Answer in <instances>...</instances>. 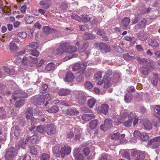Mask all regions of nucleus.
I'll return each mask as SVG.
<instances>
[{
    "instance_id": "f257e3e1",
    "label": "nucleus",
    "mask_w": 160,
    "mask_h": 160,
    "mask_svg": "<svg viewBox=\"0 0 160 160\" xmlns=\"http://www.w3.org/2000/svg\"><path fill=\"white\" fill-rule=\"evenodd\" d=\"M71 147L66 146L60 148L59 144L56 145L52 148L53 152L57 157H59L60 155L63 158L65 154L69 155L71 152Z\"/></svg>"
},
{
    "instance_id": "f03ea898",
    "label": "nucleus",
    "mask_w": 160,
    "mask_h": 160,
    "mask_svg": "<svg viewBox=\"0 0 160 160\" xmlns=\"http://www.w3.org/2000/svg\"><path fill=\"white\" fill-rule=\"evenodd\" d=\"M155 62L151 60L150 63L146 64L147 66H143L140 68L141 73L144 75H148L155 67Z\"/></svg>"
},
{
    "instance_id": "7ed1b4c3",
    "label": "nucleus",
    "mask_w": 160,
    "mask_h": 160,
    "mask_svg": "<svg viewBox=\"0 0 160 160\" xmlns=\"http://www.w3.org/2000/svg\"><path fill=\"white\" fill-rule=\"evenodd\" d=\"M60 49L63 50L64 53H72L75 52L77 50V48L73 46L69 45L68 42H65L62 44L60 46Z\"/></svg>"
},
{
    "instance_id": "20e7f679",
    "label": "nucleus",
    "mask_w": 160,
    "mask_h": 160,
    "mask_svg": "<svg viewBox=\"0 0 160 160\" xmlns=\"http://www.w3.org/2000/svg\"><path fill=\"white\" fill-rule=\"evenodd\" d=\"M122 119L119 121L120 123H123L124 126L129 127L131 126L132 121L128 118V113L125 112L121 116Z\"/></svg>"
},
{
    "instance_id": "39448f33",
    "label": "nucleus",
    "mask_w": 160,
    "mask_h": 160,
    "mask_svg": "<svg viewBox=\"0 0 160 160\" xmlns=\"http://www.w3.org/2000/svg\"><path fill=\"white\" fill-rule=\"evenodd\" d=\"M106 76L103 78L104 85L103 88H108L111 84V78L109 77L112 74V71L108 70L105 73Z\"/></svg>"
},
{
    "instance_id": "423d86ee",
    "label": "nucleus",
    "mask_w": 160,
    "mask_h": 160,
    "mask_svg": "<svg viewBox=\"0 0 160 160\" xmlns=\"http://www.w3.org/2000/svg\"><path fill=\"white\" fill-rule=\"evenodd\" d=\"M28 96V95L27 93L22 90L17 89L14 92L12 98L16 100L18 98H25Z\"/></svg>"
},
{
    "instance_id": "0eeeda50",
    "label": "nucleus",
    "mask_w": 160,
    "mask_h": 160,
    "mask_svg": "<svg viewBox=\"0 0 160 160\" xmlns=\"http://www.w3.org/2000/svg\"><path fill=\"white\" fill-rule=\"evenodd\" d=\"M76 97L78 103L80 105H83L85 102L86 97L82 92H77L76 94Z\"/></svg>"
},
{
    "instance_id": "6e6552de",
    "label": "nucleus",
    "mask_w": 160,
    "mask_h": 160,
    "mask_svg": "<svg viewBox=\"0 0 160 160\" xmlns=\"http://www.w3.org/2000/svg\"><path fill=\"white\" fill-rule=\"evenodd\" d=\"M15 149L14 148L8 149L4 156L6 160H12L14 157Z\"/></svg>"
},
{
    "instance_id": "1a4fd4ad",
    "label": "nucleus",
    "mask_w": 160,
    "mask_h": 160,
    "mask_svg": "<svg viewBox=\"0 0 160 160\" xmlns=\"http://www.w3.org/2000/svg\"><path fill=\"white\" fill-rule=\"evenodd\" d=\"M133 134L135 137H139L142 141H147L149 138L148 134L144 132L141 133L137 131H135L133 132Z\"/></svg>"
},
{
    "instance_id": "9d476101",
    "label": "nucleus",
    "mask_w": 160,
    "mask_h": 160,
    "mask_svg": "<svg viewBox=\"0 0 160 160\" xmlns=\"http://www.w3.org/2000/svg\"><path fill=\"white\" fill-rule=\"evenodd\" d=\"M100 51L102 53H106L111 51L110 46L103 43L100 42L98 44Z\"/></svg>"
},
{
    "instance_id": "9b49d317",
    "label": "nucleus",
    "mask_w": 160,
    "mask_h": 160,
    "mask_svg": "<svg viewBox=\"0 0 160 160\" xmlns=\"http://www.w3.org/2000/svg\"><path fill=\"white\" fill-rule=\"evenodd\" d=\"M42 95L35 96L33 98V103L35 104L42 105L44 103V100L43 99Z\"/></svg>"
},
{
    "instance_id": "f8f14e48",
    "label": "nucleus",
    "mask_w": 160,
    "mask_h": 160,
    "mask_svg": "<svg viewBox=\"0 0 160 160\" xmlns=\"http://www.w3.org/2000/svg\"><path fill=\"white\" fill-rule=\"evenodd\" d=\"M131 154L135 157V160H143L145 158L144 154L140 152L135 151L132 152Z\"/></svg>"
},
{
    "instance_id": "ddd939ff",
    "label": "nucleus",
    "mask_w": 160,
    "mask_h": 160,
    "mask_svg": "<svg viewBox=\"0 0 160 160\" xmlns=\"http://www.w3.org/2000/svg\"><path fill=\"white\" fill-rule=\"evenodd\" d=\"M78 111L75 108L72 107L68 108L66 114L68 115H74L79 113Z\"/></svg>"
},
{
    "instance_id": "4468645a",
    "label": "nucleus",
    "mask_w": 160,
    "mask_h": 160,
    "mask_svg": "<svg viewBox=\"0 0 160 160\" xmlns=\"http://www.w3.org/2000/svg\"><path fill=\"white\" fill-rule=\"evenodd\" d=\"M55 126L52 124H50L47 127L46 131L48 135H51L55 132Z\"/></svg>"
},
{
    "instance_id": "2eb2a0df",
    "label": "nucleus",
    "mask_w": 160,
    "mask_h": 160,
    "mask_svg": "<svg viewBox=\"0 0 160 160\" xmlns=\"http://www.w3.org/2000/svg\"><path fill=\"white\" fill-rule=\"evenodd\" d=\"M12 130L13 131L14 136L16 139H18L20 137V133L21 132V130L18 127H13L12 128Z\"/></svg>"
},
{
    "instance_id": "dca6fc26",
    "label": "nucleus",
    "mask_w": 160,
    "mask_h": 160,
    "mask_svg": "<svg viewBox=\"0 0 160 160\" xmlns=\"http://www.w3.org/2000/svg\"><path fill=\"white\" fill-rule=\"evenodd\" d=\"M41 136L38 133H37L36 134H34L31 137L30 136V141L32 144H34L35 143L37 140L40 139L41 138Z\"/></svg>"
},
{
    "instance_id": "f3484780",
    "label": "nucleus",
    "mask_w": 160,
    "mask_h": 160,
    "mask_svg": "<svg viewBox=\"0 0 160 160\" xmlns=\"http://www.w3.org/2000/svg\"><path fill=\"white\" fill-rule=\"evenodd\" d=\"M95 115L93 114H84L82 115L81 118L84 121L88 122L90 119L95 118Z\"/></svg>"
},
{
    "instance_id": "a211bd4d",
    "label": "nucleus",
    "mask_w": 160,
    "mask_h": 160,
    "mask_svg": "<svg viewBox=\"0 0 160 160\" xmlns=\"http://www.w3.org/2000/svg\"><path fill=\"white\" fill-rule=\"evenodd\" d=\"M137 37L140 40L144 41L147 40L148 36L146 33L144 32H141L138 33Z\"/></svg>"
},
{
    "instance_id": "6ab92c4d",
    "label": "nucleus",
    "mask_w": 160,
    "mask_h": 160,
    "mask_svg": "<svg viewBox=\"0 0 160 160\" xmlns=\"http://www.w3.org/2000/svg\"><path fill=\"white\" fill-rule=\"evenodd\" d=\"M134 57L136 58L138 62L141 64H146L148 63H150L151 60L149 59H146L145 58H141L139 57L135 56Z\"/></svg>"
},
{
    "instance_id": "aec40b11",
    "label": "nucleus",
    "mask_w": 160,
    "mask_h": 160,
    "mask_svg": "<svg viewBox=\"0 0 160 160\" xmlns=\"http://www.w3.org/2000/svg\"><path fill=\"white\" fill-rule=\"evenodd\" d=\"M70 92L71 91L69 89L63 88L59 91L58 94L61 96H65L69 95Z\"/></svg>"
},
{
    "instance_id": "412c9836",
    "label": "nucleus",
    "mask_w": 160,
    "mask_h": 160,
    "mask_svg": "<svg viewBox=\"0 0 160 160\" xmlns=\"http://www.w3.org/2000/svg\"><path fill=\"white\" fill-rule=\"evenodd\" d=\"M3 69L5 72L10 76H12L15 74V72L13 68L11 67H4Z\"/></svg>"
},
{
    "instance_id": "4be33fe9",
    "label": "nucleus",
    "mask_w": 160,
    "mask_h": 160,
    "mask_svg": "<svg viewBox=\"0 0 160 160\" xmlns=\"http://www.w3.org/2000/svg\"><path fill=\"white\" fill-rule=\"evenodd\" d=\"M74 77L71 72H68L65 78V81L67 82H71L74 79Z\"/></svg>"
},
{
    "instance_id": "5701e85b",
    "label": "nucleus",
    "mask_w": 160,
    "mask_h": 160,
    "mask_svg": "<svg viewBox=\"0 0 160 160\" xmlns=\"http://www.w3.org/2000/svg\"><path fill=\"white\" fill-rule=\"evenodd\" d=\"M39 4L42 8L45 9H48L50 6L48 2L43 0L40 1Z\"/></svg>"
},
{
    "instance_id": "b1692460",
    "label": "nucleus",
    "mask_w": 160,
    "mask_h": 160,
    "mask_svg": "<svg viewBox=\"0 0 160 160\" xmlns=\"http://www.w3.org/2000/svg\"><path fill=\"white\" fill-rule=\"evenodd\" d=\"M98 123V120L97 119L92 120L89 123V127L90 129H95Z\"/></svg>"
},
{
    "instance_id": "393cba45",
    "label": "nucleus",
    "mask_w": 160,
    "mask_h": 160,
    "mask_svg": "<svg viewBox=\"0 0 160 160\" xmlns=\"http://www.w3.org/2000/svg\"><path fill=\"white\" fill-rule=\"evenodd\" d=\"M33 111L31 108H28L26 112V117L27 119H30L32 116Z\"/></svg>"
},
{
    "instance_id": "a878e982",
    "label": "nucleus",
    "mask_w": 160,
    "mask_h": 160,
    "mask_svg": "<svg viewBox=\"0 0 160 160\" xmlns=\"http://www.w3.org/2000/svg\"><path fill=\"white\" fill-rule=\"evenodd\" d=\"M43 97L44 100V102L46 101V103L44 105L46 106L48 104V101L50 100L52 98V96L50 94H47L45 95H42Z\"/></svg>"
},
{
    "instance_id": "bb28decb",
    "label": "nucleus",
    "mask_w": 160,
    "mask_h": 160,
    "mask_svg": "<svg viewBox=\"0 0 160 160\" xmlns=\"http://www.w3.org/2000/svg\"><path fill=\"white\" fill-rule=\"evenodd\" d=\"M142 127L146 130H149L152 128L151 123L148 120H146L143 123Z\"/></svg>"
},
{
    "instance_id": "cd10ccee",
    "label": "nucleus",
    "mask_w": 160,
    "mask_h": 160,
    "mask_svg": "<svg viewBox=\"0 0 160 160\" xmlns=\"http://www.w3.org/2000/svg\"><path fill=\"white\" fill-rule=\"evenodd\" d=\"M148 44L152 47H157L159 46V44L157 41L154 39H149L148 40Z\"/></svg>"
},
{
    "instance_id": "c85d7f7f",
    "label": "nucleus",
    "mask_w": 160,
    "mask_h": 160,
    "mask_svg": "<svg viewBox=\"0 0 160 160\" xmlns=\"http://www.w3.org/2000/svg\"><path fill=\"white\" fill-rule=\"evenodd\" d=\"M38 47V44L37 42H31L29 44V45L27 46V48L28 50L30 49V48L36 49Z\"/></svg>"
},
{
    "instance_id": "c756f323",
    "label": "nucleus",
    "mask_w": 160,
    "mask_h": 160,
    "mask_svg": "<svg viewBox=\"0 0 160 160\" xmlns=\"http://www.w3.org/2000/svg\"><path fill=\"white\" fill-rule=\"evenodd\" d=\"M112 124V120L110 119H106L104 121V126L106 129H108L111 127Z\"/></svg>"
},
{
    "instance_id": "7c9ffc66",
    "label": "nucleus",
    "mask_w": 160,
    "mask_h": 160,
    "mask_svg": "<svg viewBox=\"0 0 160 160\" xmlns=\"http://www.w3.org/2000/svg\"><path fill=\"white\" fill-rule=\"evenodd\" d=\"M108 107L106 104H102L100 108V110L102 113L106 115L108 112Z\"/></svg>"
},
{
    "instance_id": "2f4dec72",
    "label": "nucleus",
    "mask_w": 160,
    "mask_h": 160,
    "mask_svg": "<svg viewBox=\"0 0 160 160\" xmlns=\"http://www.w3.org/2000/svg\"><path fill=\"white\" fill-rule=\"evenodd\" d=\"M83 38L85 39H94L95 38V35L90 33H85Z\"/></svg>"
},
{
    "instance_id": "473e14b6",
    "label": "nucleus",
    "mask_w": 160,
    "mask_h": 160,
    "mask_svg": "<svg viewBox=\"0 0 160 160\" xmlns=\"http://www.w3.org/2000/svg\"><path fill=\"white\" fill-rule=\"evenodd\" d=\"M96 103V99L94 98H92L88 100L87 103L89 108H92Z\"/></svg>"
},
{
    "instance_id": "72a5a7b5",
    "label": "nucleus",
    "mask_w": 160,
    "mask_h": 160,
    "mask_svg": "<svg viewBox=\"0 0 160 160\" xmlns=\"http://www.w3.org/2000/svg\"><path fill=\"white\" fill-rule=\"evenodd\" d=\"M59 108L58 106H54L51 107L46 111L50 113H55L57 112Z\"/></svg>"
},
{
    "instance_id": "f704fd0d",
    "label": "nucleus",
    "mask_w": 160,
    "mask_h": 160,
    "mask_svg": "<svg viewBox=\"0 0 160 160\" xmlns=\"http://www.w3.org/2000/svg\"><path fill=\"white\" fill-rule=\"evenodd\" d=\"M31 58V57H24L22 59V65L27 66L29 63V59Z\"/></svg>"
},
{
    "instance_id": "c9c22d12",
    "label": "nucleus",
    "mask_w": 160,
    "mask_h": 160,
    "mask_svg": "<svg viewBox=\"0 0 160 160\" xmlns=\"http://www.w3.org/2000/svg\"><path fill=\"white\" fill-rule=\"evenodd\" d=\"M10 49L11 51H14L18 50V48L16 44L13 42H12L10 43Z\"/></svg>"
},
{
    "instance_id": "e433bc0d",
    "label": "nucleus",
    "mask_w": 160,
    "mask_h": 160,
    "mask_svg": "<svg viewBox=\"0 0 160 160\" xmlns=\"http://www.w3.org/2000/svg\"><path fill=\"white\" fill-rule=\"evenodd\" d=\"M55 66V64L53 62H50L45 67L46 69L48 71L53 70Z\"/></svg>"
},
{
    "instance_id": "4c0bfd02",
    "label": "nucleus",
    "mask_w": 160,
    "mask_h": 160,
    "mask_svg": "<svg viewBox=\"0 0 160 160\" xmlns=\"http://www.w3.org/2000/svg\"><path fill=\"white\" fill-rule=\"evenodd\" d=\"M146 23V20L144 18L142 19L137 25L138 28H143L145 27Z\"/></svg>"
},
{
    "instance_id": "58836bf2",
    "label": "nucleus",
    "mask_w": 160,
    "mask_h": 160,
    "mask_svg": "<svg viewBox=\"0 0 160 160\" xmlns=\"http://www.w3.org/2000/svg\"><path fill=\"white\" fill-rule=\"evenodd\" d=\"M130 22V19L127 17L124 18L122 21V25L124 26V28L126 27L128 25Z\"/></svg>"
},
{
    "instance_id": "ea45409f",
    "label": "nucleus",
    "mask_w": 160,
    "mask_h": 160,
    "mask_svg": "<svg viewBox=\"0 0 160 160\" xmlns=\"http://www.w3.org/2000/svg\"><path fill=\"white\" fill-rule=\"evenodd\" d=\"M123 58L127 60H132L134 58H136L134 57H133L132 56H130L129 54L128 53H126L123 54Z\"/></svg>"
},
{
    "instance_id": "a19ab883",
    "label": "nucleus",
    "mask_w": 160,
    "mask_h": 160,
    "mask_svg": "<svg viewBox=\"0 0 160 160\" xmlns=\"http://www.w3.org/2000/svg\"><path fill=\"white\" fill-rule=\"evenodd\" d=\"M38 59L37 58H32L31 57V58L29 59V64L31 66H34L38 62Z\"/></svg>"
},
{
    "instance_id": "79ce46f5",
    "label": "nucleus",
    "mask_w": 160,
    "mask_h": 160,
    "mask_svg": "<svg viewBox=\"0 0 160 160\" xmlns=\"http://www.w3.org/2000/svg\"><path fill=\"white\" fill-rule=\"evenodd\" d=\"M158 77L157 74H155L154 75L151 81L152 83L155 86L156 85L158 81Z\"/></svg>"
},
{
    "instance_id": "37998d69",
    "label": "nucleus",
    "mask_w": 160,
    "mask_h": 160,
    "mask_svg": "<svg viewBox=\"0 0 160 160\" xmlns=\"http://www.w3.org/2000/svg\"><path fill=\"white\" fill-rule=\"evenodd\" d=\"M90 20V17L88 15L82 14L81 18V20L83 22H88Z\"/></svg>"
},
{
    "instance_id": "c03bdc74",
    "label": "nucleus",
    "mask_w": 160,
    "mask_h": 160,
    "mask_svg": "<svg viewBox=\"0 0 160 160\" xmlns=\"http://www.w3.org/2000/svg\"><path fill=\"white\" fill-rule=\"evenodd\" d=\"M160 143L159 142H152L150 144H149L148 142V145L150 146V147L152 148H158L160 146Z\"/></svg>"
},
{
    "instance_id": "a18cd8bd",
    "label": "nucleus",
    "mask_w": 160,
    "mask_h": 160,
    "mask_svg": "<svg viewBox=\"0 0 160 160\" xmlns=\"http://www.w3.org/2000/svg\"><path fill=\"white\" fill-rule=\"evenodd\" d=\"M25 101L24 99H22L19 101H18L15 103L16 107L17 108H19L22 106L24 104Z\"/></svg>"
},
{
    "instance_id": "49530a36",
    "label": "nucleus",
    "mask_w": 160,
    "mask_h": 160,
    "mask_svg": "<svg viewBox=\"0 0 160 160\" xmlns=\"http://www.w3.org/2000/svg\"><path fill=\"white\" fill-rule=\"evenodd\" d=\"M17 36L22 39L25 38L27 36V33L24 32H20L18 33Z\"/></svg>"
},
{
    "instance_id": "de8ad7c7",
    "label": "nucleus",
    "mask_w": 160,
    "mask_h": 160,
    "mask_svg": "<svg viewBox=\"0 0 160 160\" xmlns=\"http://www.w3.org/2000/svg\"><path fill=\"white\" fill-rule=\"evenodd\" d=\"M48 86L46 84H43L40 88V92L42 93H45L48 91Z\"/></svg>"
},
{
    "instance_id": "09e8293b",
    "label": "nucleus",
    "mask_w": 160,
    "mask_h": 160,
    "mask_svg": "<svg viewBox=\"0 0 160 160\" xmlns=\"http://www.w3.org/2000/svg\"><path fill=\"white\" fill-rule=\"evenodd\" d=\"M49 155L46 153H43L41 155L40 157L41 160H49Z\"/></svg>"
},
{
    "instance_id": "8fccbe9b",
    "label": "nucleus",
    "mask_w": 160,
    "mask_h": 160,
    "mask_svg": "<svg viewBox=\"0 0 160 160\" xmlns=\"http://www.w3.org/2000/svg\"><path fill=\"white\" fill-rule=\"evenodd\" d=\"M30 152L32 155H35L37 153V150L34 146H32L30 148L29 150Z\"/></svg>"
},
{
    "instance_id": "3c124183",
    "label": "nucleus",
    "mask_w": 160,
    "mask_h": 160,
    "mask_svg": "<svg viewBox=\"0 0 160 160\" xmlns=\"http://www.w3.org/2000/svg\"><path fill=\"white\" fill-rule=\"evenodd\" d=\"M76 80L78 82H80L84 81V75L82 73L78 75L76 78Z\"/></svg>"
},
{
    "instance_id": "603ef678",
    "label": "nucleus",
    "mask_w": 160,
    "mask_h": 160,
    "mask_svg": "<svg viewBox=\"0 0 160 160\" xmlns=\"http://www.w3.org/2000/svg\"><path fill=\"white\" fill-rule=\"evenodd\" d=\"M53 55H57L60 53H61V54L62 53H64V52H63V50L62 49H60V48H56L55 49L53 50Z\"/></svg>"
},
{
    "instance_id": "864d4df0",
    "label": "nucleus",
    "mask_w": 160,
    "mask_h": 160,
    "mask_svg": "<svg viewBox=\"0 0 160 160\" xmlns=\"http://www.w3.org/2000/svg\"><path fill=\"white\" fill-rule=\"evenodd\" d=\"M132 98V96L131 95L128 94H125L124 96V100L126 102L129 103L131 100Z\"/></svg>"
},
{
    "instance_id": "5fc2aeb1",
    "label": "nucleus",
    "mask_w": 160,
    "mask_h": 160,
    "mask_svg": "<svg viewBox=\"0 0 160 160\" xmlns=\"http://www.w3.org/2000/svg\"><path fill=\"white\" fill-rule=\"evenodd\" d=\"M29 50L30 51V54L33 56L37 57L39 55V52L36 49H34L33 50L32 49H29Z\"/></svg>"
},
{
    "instance_id": "6e6d98bb",
    "label": "nucleus",
    "mask_w": 160,
    "mask_h": 160,
    "mask_svg": "<svg viewBox=\"0 0 160 160\" xmlns=\"http://www.w3.org/2000/svg\"><path fill=\"white\" fill-rule=\"evenodd\" d=\"M6 89L5 86L3 84L0 83V93L2 94H5Z\"/></svg>"
},
{
    "instance_id": "4d7b16f0",
    "label": "nucleus",
    "mask_w": 160,
    "mask_h": 160,
    "mask_svg": "<svg viewBox=\"0 0 160 160\" xmlns=\"http://www.w3.org/2000/svg\"><path fill=\"white\" fill-rule=\"evenodd\" d=\"M84 86L87 89H91L93 87V85L90 82L87 81L85 83Z\"/></svg>"
},
{
    "instance_id": "13d9d810",
    "label": "nucleus",
    "mask_w": 160,
    "mask_h": 160,
    "mask_svg": "<svg viewBox=\"0 0 160 160\" xmlns=\"http://www.w3.org/2000/svg\"><path fill=\"white\" fill-rule=\"evenodd\" d=\"M26 22L28 24L31 23L34 20V18L32 17L28 16L26 18Z\"/></svg>"
},
{
    "instance_id": "bf43d9fd",
    "label": "nucleus",
    "mask_w": 160,
    "mask_h": 160,
    "mask_svg": "<svg viewBox=\"0 0 160 160\" xmlns=\"http://www.w3.org/2000/svg\"><path fill=\"white\" fill-rule=\"evenodd\" d=\"M160 142V137H157L154 138L152 139H151L148 141V144H150L152 142Z\"/></svg>"
},
{
    "instance_id": "052dcab7",
    "label": "nucleus",
    "mask_w": 160,
    "mask_h": 160,
    "mask_svg": "<svg viewBox=\"0 0 160 160\" xmlns=\"http://www.w3.org/2000/svg\"><path fill=\"white\" fill-rule=\"evenodd\" d=\"M102 77V72H98L95 74L94 76V79L96 80L101 78Z\"/></svg>"
},
{
    "instance_id": "680f3d73",
    "label": "nucleus",
    "mask_w": 160,
    "mask_h": 160,
    "mask_svg": "<svg viewBox=\"0 0 160 160\" xmlns=\"http://www.w3.org/2000/svg\"><path fill=\"white\" fill-rule=\"evenodd\" d=\"M119 135V133L118 132L114 133L112 135L111 138L112 139L118 140Z\"/></svg>"
},
{
    "instance_id": "e2e57ef3",
    "label": "nucleus",
    "mask_w": 160,
    "mask_h": 160,
    "mask_svg": "<svg viewBox=\"0 0 160 160\" xmlns=\"http://www.w3.org/2000/svg\"><path fill=\"white\" fill-rule=\"evenodd\" d=\"M34 114H36L38 116H41L42 114V113L38 108H36L34 109Z\"/></svg>"
},
{
    "instance_id": "0e129e2a",
    "label": "nucleus",
    "mask_w": 160,
    "mask_h": 160,
    "mask_svg": "<svg viewBox=\"0 0 160 160\" xmlns=\"http://www.w3.org/2000/svg\"><path fill=\"white\" fill-rule=\"evenodd\" d=\"M2 109L0 111V117L2 118H4L6 117V112L3 109V108H1Z\"/></svg>"
},
{
    "instance_id": "69168bd1",
    "label": "nucleus",
    "mask_w": 160,
    "mask_h": 160,
    "mask_svg": "<svg viewBox=\"0 0 160 160\" xmlns=\"http://www.w3.org/2000/svg\"><path fill=\"white\" fill-rule=\"evenodd\" d=\"M137 118L136 114L134 112H131L128 115V118L131 119L132 121L133 119Z\"/></svg>"
},
{
    "instance_id": "338daca9",
    "label": "nucleus",
    "mask_w": 160,
    "mask_h": 160,
    "mask_svg": "<svg viewBox=\"0 0 160 160\" xmlns=\"http://www.w3.org/2000/svg\"><path fill=\"white\" fill-rule=\"evenodd\" d=\"M71 17L72 18L76 19L78 21H81V18H80L77 14H72L71 16Z\"/></svg>"
},
{
    "instance_id": "774afa93",
    "label": "nucleus",
    "mask_w": 160,
    "mask_h": 160,
    "mask_svg": "<svg viewBox=\"0 0 160 160\" xmlns=\"http://www.w3.org/2000/svg\"><path fill=\"white\" fill-rule=\"evenodd\" d=\"M37 130L40 133H39L40 134V133H42L44 132V129L42 126H39L37 127Z\"/></svg>"
}]
</instances>
